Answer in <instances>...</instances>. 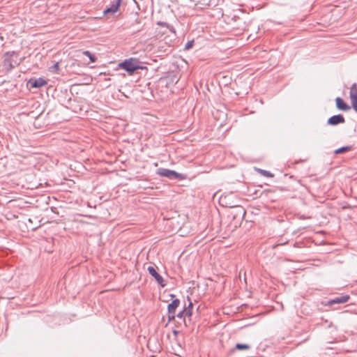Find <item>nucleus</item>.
Wrapping results in <instances>:
<instances>
[{
	"label": "nucleus",
	"mask_w": 357,
	"mask_h": 357,
	"mask_svg": "<svg viewBox=\"0 0 357 357\" xmlns=\"http://www.w3.org/2000/svg\"><path fill=\"white\" fill-rule=\"evenodd\" d=\"M156 174L162 177H166L169 179H178L183 180L185 178V175L176 172L174 170L166 169V168H158L156 170Z\"/></svg>",
	"instance_id": "1"
},
{
	"label": "nucleus",
	"mask_w": 357,
	"mask_h": 357,
	"mask_svg": "<svg viewBox=\"0 0 357 357\" xmlns=\"http://www.w3.org/2000/svg\"><path fill=\"white\" fill-rule=\"evenodd\" d=\"M52 96H56L62 105L70 104L74 96L72 91H53Z\"/></svg>",
	"instance_id": "2"
},
{
	"label": "nucleus",
	"mask_w": 357,
	"mask_h": 357,
	"mask_svg": "<svg viewBox=\"0 0 357 357\" xmlns=\"http://www.w3.org/2000/svg\"><path fill=\"white\" fill-rule=\"evenodd\" d=\"M119 67L124 69L128 73H133L137 69L139 68L137 63L132 59L125 60L119 64Z\"/></svg>",
	"instance_id": "3"
},
{
	"label": "nucleus",
	"mask_w": 357,
	"mask_h": 357,
	"mask_svg": "<svg viewBox=\"0 0 357 357\" xmlns=\"http://www.w3.org/2000/svg\"><path fill=\"white\" fill-rule=\"evenodd\" d=\"M350 297L349 295H342L333 298H331L327 301L325 304L326 306H332L335 304H343L347 303L349 300Z\"/></svg>",
	"instance_id": "4"
},
{
	"label": "nucleus",
	"mask_w": 357,
	"mask_h": 357,
	"mask_svg": "<svg viewBox=\"0 0 357 357\" xmlns=\"http://www.w3.org/2000/svg\"><path fill=\"white\" fill-rule=\"evenodd\" d=\"M147 270L149 273L155 278V280L161 287H164L165 286L163 278L157 272L154 267L149 266Z\"/></svg>",
	"instance_id": "5"
},
{
	"label": "nucleus",
	"mask_w": 357,
	"mask_h": 357,
	"mask_svg": "<svg viewBox=\"0 0 357 357\" xmlns=\"http://www.w3.org/2000/svg\"><path fill=\"white\" fill-rule=\"evenodd\" d=\"M121 0H113L112 5L103 11V15L116 13L121 6Z\"/></svg>",
	"instance_id": "6"
},
{
	"label": "nucleus",
	"mask_w": 357,
	"mask_h": 357,
	"mask_svg": "<svg viewBox=\"0 0 357 357\" xmlns=\"http://www.w3.org/2000/svg\"><path fill=\"white\" fill-rule=\"evenodd\" d=\"M345 122L344 117L342 114H336L331 116L328 119V124L331 126H336Z\"/></svg>",
	"instance_id": "7"
},
{
	"label": "nucleus",
	"mask_w": 357,
	"mask_h": 357,
	"mask_svg": "<svg viewBox=\"0 0 357 357\" xmlns=\"http://www.w3.org/2000/svg\"><path fill=\"white\" fill-rule=\"evenodd\" d=\"M46 84V81L43 78L30 79L28 81V86L32 88H40Z\"/></svg>",
	"instance_id": "8"
},
{
	"label": "nucleus",
	"mask_w": 357,
	"mask_h": 357,
	"mask_svg": "<svg viewBox=\"0 0 357 357\" xmlns=\"http://www.w3.org/2000/svg\"><path fill=\"white\" fill-rule=\"evenodd\" d=\"M180 305V300L178 298L174 299L168 305H167V312L168 314H175L176 308Z\"/></svg>",
	"instance_id": "9"
},
{
	"label": "nucleus",
	"mask_w": 357,
	"mask_h": 357,
	"mask_svg": "<svg viewBox=\"0 0 357 357\" xmlns=\"http://www.w3.org/2000/svg\"><path fill=\"white\" fill-rule=\"evenodd\" d=\"M335 103L336 107L340 110L347 111L350 108L349 106L340 97H337L335 98Z\"/></svg>",
	"instance_id": "10"
},
{
	"label": "nucleus",
	"mask_w": 357,
	"mask_h": 357,
	"mask_svg": "<svg viewBox=\"0 0 357 357\" xmlns=\"http://www.w3.org/2000/svg\"><path fill=\"white\" fill-rule=\"evenodd\" d=\"M350 98L352 107L357 112V91H350Z\"/></svg>",
	"instance_id": "11"
},
{
	"label": "nucleus",
	"mask_w": 357,
	"mask_h": 357,
	"mask_svg": "<svg viewBox=\"0 0 357 357\" xmlns=\"http://www.w3.org/2000/svg\"><path fill=\"white\" fill-rule=\"evenodd\" d=\"M351 149H352V146H342V147L335 149L334 151V153L335 155H337V154L345 153L347 151H349Z\"/></svg>",
	"instance_id": "12"
},
{
	"label": "nucleus",
	"mask_w": 357,
	"mask_h": 357,
	"mask_svg": "<svg viewBox=\"0 0 357 357\" xmlns=\"http://www.w3.org/2000/svg\"><path fill=\"white\" fill-rule=\"evenodd\" d=\"M192 303L190 301L188 305L186 307H184L183 310L185 312V315L186 317H190L192 314Z\"/></svg>",
	"instance_id": "13"
},
{
	"label": "nucleus",
	"mask_w": 357,
	"mask_h": 357,
	"mask_svg": "<svg viewBox=\"0 0 357 357\" xmlns=\"http://www.w3.org/2000/svg\"><path fill=\"white\" fill-rule=\"evenodd\" d=\"M235 349L238 350H248L250 349V346L248 344L237 343Z\"/></svg>",
	"instance_id": "14"
},
{
	"label": "nucleus",
	"mask_w": 357,
	"mask_h": 357,
	"mask_svg": "<svg viewBox=\"0 0 357 357\" xmlns=\"http://www.w3.org/2000/svg\"><path fill=\"white\" fill-rule=\"evenodd\" d=\"M256 170L262 176H264L266 177H269V178L273 177V174L267 170H264V169H256Z\"/></svg>",
	"instance_id": "15"
},
{
	"label": "nucleus",
	"mask_w": 357,
	"mask_h": 357,
	"mask_svg": "<svg viewBox=\"0 0 357 357\" xmlns=\"http://www.w3.org/2000/svg\"><path fill=\"white\" fill-rule=\"evenodd\" d=\"M83 54L89 58L91 62L93 63L96 61V57L94 54L91 53L89 51L86 50L83 52Z\"/></svg>",
	"instance_id": "16"
},
{
	"label": "nucleus",
	"mask_w": 357,
	"mask_h": 357,
	"mask_svg": "<svg viewBox=\"0 0 357 357\" xmlns=\"http://www.w3.org/2000/svg\"><path fill=\"white\" fill-rule=\"evenodd\" d=\"M165 80L166 81L167 83H168L169 82L171 83H176L178 80V78L176 76L172 75L165 77Z\"/></svg>",
	"instance_id": "17"
},
{
	"label": "nucleus",
	"mask_w": 357,
	"mask_h": 357,
	"mask_svg": "<svg viewBox=\"0 0 357 357\" xmlns=\"http://www.w3.org/2000/svg\"><path fill=\"white\" fill-rule=\"evenodd\" d=\"M175 317H176V314H168V321H167V324H168L172 321L174 320Z\"/></svg>",
	"instance_id": "18"
},
{
	"label": "nucleus",
	"mask_w": 357,
	"mask_h": 357,
	"mask_svg": "<svg viewBox=\"0 0 357 357\" xmlns=\"http://www.w3.org/2000/svg\"><path fill=\"white\" fill-rule=\"evenodd\" d=\"M185 316V312H184L183 310H181V312H179L176 315V317H178V318H179V319H183Z\"/></svg>",
	"instance_id": "19"
},
{
	"label": "nucleus",
	"mask_w": 357,
	"mask_h": 357,
	"mask_svg": "<svg viewBox=\"0 0 357 357\" xmlns=\"http://www.w3.org/2000/svg\"><path fill=\"white\" fill-rule=\"evenodd\" d=\"M192 43H193V41L192 40H190V41H188L185 45V50H188L189 48H190L192 45Z\"/></svg>",
	"instance_id": "20"
},
{
	"label": "nucleus",
	"mask_w": 357,
	"mask_h": 357,
	"mask_svg": "<svg viewBox=\"0 0 357 357\" xmlns=\"http://www.w3.org/2000/svg\"><path fill=\"white\" fill-rule=\"evenodd\" d=\"M117 92L121 96H124L126 98H128V95L127 94H125L124 93H123L121 90H119L117 91Z\"/></svg>",
	"instance_id": "21"
},
{
	"label": "nucleus",
	"mask_w": 357,
	"mask_h": 357,
	"mask_svg": "<svg viewBox=\"0 0 357 357\" xmlns=\"http://www.w3.org/2000/svg\"><path fill=\"white\" fill-rule=\"evenodd\" d=\"M356 89V84H353L352 86H351V89Z\"/></svg>",
	"instance_id": "22"
},
{
	"label": "nucleus",
	"mask_w": 357,
	"mask_h": 357,
	"mask_svg": "<svg viewBox=\"0 0 357 357\" xmlns=\"http://www.w3.org/2000/svg\"><path fill=\"white\" fill-rule=\"evenodd\" d=\"M284 243H278L277 245H274L273 248L278 246V245H283Z\"/></svg>",
	"instance_id": "23"
},
{
	"label": "nucleus",
	"mask_w": 357,
	"mask_h": 357,
	"mask_svg": "<svg viewBox=\"0 0 357 357\" xmlns=\"http://www.w3.org/2000/svg\"><path fill=\"white\" fill-rule=\"evenodd\" d=\"M173 333H174V335H176V334L178 333V332H177L176 331H173Z\"/></svg>",
	"instance_id": "24"
},
{
	"label": "nucleus",
	"mask_w": 357,
	"mask_h": 357,
	"mask_svg": "<svg viewBox=\"0 0 357 357\" xmlns=\"http://www.w3.org/2000/svg\"><path fill=\"white\" fill-rule=\"evenodd\" d=\"M170 296H171L172 298L174 297V294H171Z\"/></svg>",
	"instance_id": "25"
},
{
	"label": "nucleus",
	"mask_w": 357,
	"mask_h": 357,
	"mask_svg": "<svg viewBox=\"0 0 357 357\" xmlns=\"http://www.w3.org/2000/svg\"><path fill=\"white\" fill-rule=\"evenodd\" d=\"M235 95H236V96H238V93L236 92V93H235Z\"/></svg>",
	"instance_id": "26"
}]
</instances>
